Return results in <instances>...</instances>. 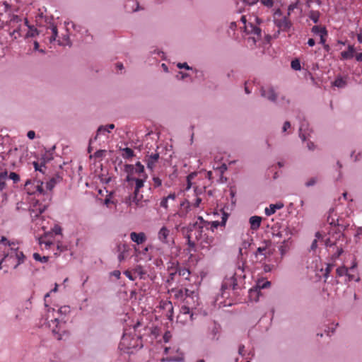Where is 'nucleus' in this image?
<instances>
[{
	"label": "nucleus",
	"mask_w": 362,
	"mask_h": 362,
	"mask_svg": "<svg viewBox=\"0 0 362 362\" xmlns=\"http://www.w3.org/2000/svg\"><path fill=\"white\" fill-rule=\"evenodd\" d=\"M274 23L275 25L279 28V30L284 32L288 31L292 26V23L288 19V16H285L281 19L274 18Z\"/></svg>",
	"instance_id": "nucleus-6"
},
{
	"label": "nucleus",
	"mask_w": 362,
	"mask_h": 362,
	"mask_svg": "<svg viewBox=\"0 0 362 362\" xmlns=\"http://www.w3.org/2000/svg\"><path fill=\"white\" fill-rule=\"evenodd\" d=\"M33 257L35 261L40 262L42 263H46L49 260L48 256H42L41 257L40 254L35 252L33 255Z\"/></svg>",
	"instance_id": "nucleus-29"
},
{
	"label": "nucleus",
	"mask_w": 362,
	"mask_h": 362,
	"mask_svg": "<svg viewBox=\"0 0 362 362\" xmlns=\"http://www.w3.org/2000/svg\"><path fill=\"white\" fill-rule=\"evenodd\" d=\"M236 276H237V273H235L230 278V280L232 281V284H233V289L235 290L236 289L237 286H238V284H237V278H236Z\"/></svg>",
	"instance_id": "nucleus-54"
},
{
	"label": "nucleus",
	"mask_w": 362,
	"mask_h": 362,
	"mask_svg": "<svg viewBox=\"0 0 362 362\" xmlns=\"http://www.w3.org/2000/svg\"><path fill=\"white\" fill-rule=\"evenodd\" d=\"M193 308H192V307L189 305H184L183 306H182L181 308V312L183 313V314H190L191 313V310H192Z\"/></svg>",
	"instance_id": "nucleus-40"
},
{
	"label": "nucleus",
	"mask_w": 362,
	"mask_h": 362,
	"mask_svg": "<svg viewBox=\"0 0 362 362\" xmlns=\"http://www.w3.org/2000/svg\"><path fill=\"white\" fill-rule=\"evenodd\" d=\"M312 33H313L315 35H327V30L325 27H320L318 25H315L311 29Z\"/></svg>",
	"instance_id": "nucleus-25"
},
{
	"label": "nucleus",
	"mask_w": 362,
	"mask_h": 362,
	"mask_svg": "<svg viewBox=\"0 0 362 362\" xmlns=\"http://www.w3.org/2000/svg\"><path fill=\"white\" fill-rule=\"evenodd\" d=\"M43 182L40 180L31 181L28 180L25 183V190L29 195H34L35 194H42L46 197L44 199V202L52 199V195L50 193L45 192L42 187Z\"/></svg>",
	"instance_id": "nucleus-1"
},
{
	"label": "nucleus",
	"mask_w": 362,
	"mask_h": 362,
	"mask_svg": "<svg viewBox=\"0 0 362 362\" xmlns=\"http://www.w3.org/2000/svg\"><path fill=\"white\" fill-rule=\"evenodd\" d=\"M47 202L45 204L40 203L39 200H37L33 204V207L35 208L37 213L34 215V218H37L40 215H41L48 207L49 202V200H47Z\"/></svg>",
	"instance_id": "nucleus-9"
},
{
	"label": "nucleus",
	"mask_w": 362,
	"mask_h": 362,
	"mask_svg": "<svg viewBox=\"0 0 362 362\" xmlns=\"http://www.w3.org/2000/svg\"><path fill=\"white\" fill-rule=\"evenodd\" d=\"M218 332H219V326L217 324L214 323L213 327L211 329V334L212 335L213 339L216 338Z\"/></svg>",
	"instance_id": "nucleus-36"
},
{
	"label": "nucleus",
	"mask_w": 362,
	"mask_h": 362,
	"mask_svg": "<svg viewBox=\"0 0 362 362\" xmlns=\"http://www.w3.org/2000/svg\"><path fill=\"white\" fill-rule=\"evenodd\" d=\"M325 245L327 247H331L332 246L336 245V243L332 242L329 238H327L325 242Z\"/></svg>",
	"instance_id": "nucleus-64"
},
{
	"label": "nucleus",
	"mask_w": 362,
	"mask_h": 362,
	"mask_svg": "<svg viewBox=\"0 0 362 362\" xmlns=\"http://www.w3.org/2000/svg\"><path fill=\"white\" fill-rule=\"evenodd\" d=\"M297 118L300 122V127L298 129L299 137L303 141H305L310 136L311 130L309 129L308 122L306 121L303 113L299 112L297 115Z\"/></svg>",
	"instance_id": "nucleus-2"
},
{
	"label": "nucleus",
	"mask_w": 362,
	"mask_h": 362,
	"mask_svg": "<svg viewBox=\"0 0 362 362\" xmlns=\"http://www.w3.org/2000/svg\"><path fill=\"white\" fill-rule=\"evenodd\" d=\"M106 153L105 150H98L96 151L94 154L92 156H90V158L94 157L95 158H101L105 156Z\"/></svg>",
	"instance_id": "nucleus-34"
},
{
	"label": "nucleus",
	"mask_w": 362,
	"mask_h": 362,
	"mask_svg": "<svg viewBox=\"0 0 362 362\" xmlns=\"http://www.w3.org/2000/svg\"><path fill=\"white\" fill-rule=\"evenodd\" d=\"M334 211V208H331L329 209V216L327 217V222L330 225V226H338L340 228H341L343 230H344L346 229V226H343V225H340L339 223H338V220H337V223H335V221L334 218H331V214L333 213Z\"/></svg>",
	"instance_id": "nucleus-19"
},
{
	"label": "nucleus",
	"mask_w": 362,
	"mask_h": 362,
	"mask_svg": "<svg viewBox=\"0 0 362 362\" xmlns=\"http://www.w3.org/2000/svg\"><path fill=\"white\" fill-rule=\"evenodd\" d=\"M8 257H9V254H6V252H4V254L2 255V257L0 259V269H2V263L8 260Z\"/></svg>",
	"instance_id": "nucleus-56"
},
{
	"label": "nucleus",
	"mask_w": 362,
	"mask_h": 362,
	"mask_svg": "<svg viewBox=\"0 0 362 362\" xmlns=\"http://www.w3.org/2000/svg\"><path fill=\"white\" fill-rule=\"evenodd\" d=\"M298 4V0L295 4H291L288 7V13L287 16H289L291 15V12L293 11L296 8H297Z\"/></svg>",
	"instance_id": "nucleus-49"
},
{
	"label": "nucleus",
	"mask_w": 362,
	"mask_h": 362,
	"mask_svg": "<svg viewBox=\"0 0 362 362\" xmlns=\"http://www.w3.org/2000/svg\"><path fill=\"white\" fill-rule=\"evenodd\" d=\"M281 231H284V238H285L282 242V244H286V243L290 240L291 235H292L291 229L288 226H285L282 228Z\"/></svg>",
	"instance_id": "nucleus-27"
},
{
	"label": "nucleus",
	"mask_w": 362,
	"mask_h": 362,
	"mask_svg": "<svg viewBox=\"0 0 362 362\" xmlns=\"http://www.w3.org/2000/svg\"><path fill=\"white\" fill-rule=\"evenodd\" d=\"M52 159V157L50 156V157H48L47 156L46 153L42 155V158H41V160H42V165L43 166H45V164L46 163L49 162V160H51Z\"/></svg>",
	"instance_id": "nucleus-48"
},
{
	"label": "nucleus",
	"mask_w": 362,
	"mask_h": 362,
	"mask_svg": "<svg viewBox=\"0 0 362 362\" xmlns=\"http://www.w3.org/2000/svg\"><path fill=\"white\" fill-rule=\"evenodd\" d=\"M168 199L165 197H163L160 203L161 207L167 209H168Z\"/></svg>",
	"instance_id": "nucleus-63"
},
{
	"label": "nucleus",
	"mask_w": 362,
	"mask_h": 362,
	"mask_svg": "<svg viewBox=\"0 0 362 362\" xmlns=\"http://www.w3.org/2000/svg\"><path fill=\"white\" fill-rule=\"evenodd\" d=\"M185 238L187 240V245H188V246L192 250H194V248H195V243L191 240V235L190 234H187Z\"/></svg>",
	"instance_id": "nucleus-39"
},
{
	"label": "nucleus",
	"mask_w": 362,
	"mask_h": 362,
	"mask_svg": "<svg viewBox=\"0 0 362 362\" xmlns=\"http://www.w3.org/2000/svg\"><path fill=\"white\" fill-rule=\"evenodd\" d=\"M167 361L170 362H180L184 361L183 356L181 357H175V356H171L166 358Z\"/></svg>",
	"instance_id": "nucleus-43"
},
{
	"label": "nucleus",
	"mask_w": 362,
	"mask_h": 362,
	"mask_svg": "<svg viewBox=\"0 0 362 362\" xmlns=\"http://www.w3.org/2000/svg\"><path fill=\"white\" fill-rule=\"evenodd\" d=\"M261 3L268 7L272 8L274 5V0H260Z\"/></svg>",
	"instance_id": "nucleus-45"
},
{
	"label": "nucleus",
	"mask_w": 362,
	"mask_h": 362,
	"mask_svg": "<svg viewBox=\"0 0 362 362\" xmlns=\"http://www.w3.org/2000/svg\"><path fill=\"white\" fill-rule=\"evenodd\" d=\"M261 291L257 287L249 290V298L250 300L258 301Z\"/></svg>",
	"instance_id": "nucleus-18"
},
{
	"label": "nucleus",
	"mask_w": 362,
	"mask_h": 362,
	"mask_svg": "<svg viewBox=\"0 0 362 362\" xmlns=\"http://www.w3.org/2000/svg\"><path fill=\"white\" fill-rule=\"evenodd\" d=\"M354 46L352 45H349L347 50L341 52V58L344 60L351 59L354 57Z\"/></svg>",
	"instance_id": "nucleus-12"
},
{
	"label": "nucleus",
	"mask_w": 362,
	"mask_h": 362,
	"mask_svg": "<svg viewBox=\"0 0 362 362\" xmlns=\"http://www.w3.org/2000/svg\"><path fill=\"white\" fill-rule=\"evenodd\" d=\"M0 243H4V245H8V246H12V245H14V243L13 242H10L9 240H7V238L4 236H2L1 240H0Z\"/></svg>",
	"instance_id": "nucleus-51"
},
{
	"label": "nucleus",
	"mask_w": 362,
	"mask_h": 362,
	"mask_svg": "<svg viewBox=\"0 0 362 362\" xmlns=\"http://www.w3.org/2000/svg\"><path fill=\"white\" fill-rule=\"evenodd\" d=\"M9 254L8 259L15 257L17 259V263L13 266V269H16L17 267L23 264L25 259V256L23 252L18 251V248L11 247L9 250L6 252Z\"/></svg>",
	"instance_id": "nucleus-5"
},
{
	"label": "nucleus",
	"mask_w": 362,
	"mask_h": 362,
	"mask_svg": "<svg viewBox=\"0 0 362 362\" xmlns=\"http://www.w3.org/2000/svg\"><path fill=\"white\" fill-rule=\"evenodd\" d=\"M124 8L129 12H134L139 10V5L136 1H128L124 5Z\"/></svg>",
	"instance_id": "nucleus-15"
},
{
	"label": "nucleus",
	"mask_w": 362,
	"mask_h": 362,
	"mask_svg": "<svg viewBox=\"0 0 362 362\" xmlns=\"http://www.w3.org/2000/svg\"><path fill=\"white\" fill-rule=\"evenodd\" d=\"M28 30L24 35V38L35 37L40 33L39 30L34 25H28Z\"/></svg>",
	"instance_id": "nucleus-17"
},
{
	"label": "nucleus",
	"mask_w": 362,
	"mask_h": 362,
	"mask_svg": "<svg viewBox=\"0 0 362 362\" xmlns=\"http://www.w3.org/2000/svg\"><path fill=\"white\" fill-rule=\"evenodd\" d=\"M52 35L49 37L50 42L55 41L56 38L58 36V30H57V28L56 25H52Z\"/></svg>",
	"instance_id": "nucleus-33"
},
{
	"label": "nucleus",
	"mask_w": 362,
	"mask_h": 362,
	"mask_svg": "<svg viewBox=\"0 0 362 362\" xmlns=\"http://www.w3.org/2000/svg\"><path fill=\"white\" fill-rule=\"evenodd\" d=\"M347 83L345 79L343 78L341 76H339L336 78V79L332 82V86H336L339 88H343L346 87Z\"/></svg>",
	"instance_id": "nucleus-22"
},
{
	"label": "nucleus",
	"mask_w": 362,
	"mask_h": 362,
	"mask_svg": "<svg viewBox=\"0 0 362 362\" xmlns=\"http://www.w3.org/2000/svg\"><path fill=\"white\" fill-rule=\"evenodd\" d=\"M344 250L342 249V247H337V250L336 251V252H334L333 255H332V257L334 259H337V258H339V256L343 253Z\"/></svg>",
	"instance_id": "nucleus-55"
},
{
	"label": "nucleus",
	"mask_w": 362,
	"mask_h": 362,
	"mask_svg": "<svg viewBox=\"0 0 362 362\" xmlns=\"http://www.w3.org/2000/svg\"><path fill=\"white\" fill-rule=\"evenodd\" d=\"M58 312L59 313L66 315V313L70 312V308L69 306L67 305L62 306L58 310Z\"/></svg>",
	"instance_id": "nucleus-47"
},
{
	"label": "nucleus",
	"mask_w": 362,
	"mask_h": 362,
	"mask_svg": "<svg viewBox=\"0 0 362 362\" xmlns=\"http://www.w3.org/2000/svg\"><path fill=\"white\" fill-rule=\"evenodd\" d=\"M333 264H327V267L325 269V273L323 274V276L325 279H327V277L329 276V274L333 267Z\"/></svg>",
	"instance_id": "nucleus-41"
},
{
	"label": "nucleus",
	"mask_w": 362,
	"mask_h": 362,
	"mask_svg": "<svg viewBox=\"0 0 362 362\" xmlns=\"http://www.w3.org/2000/svg\"><path fill=\"white\" fill-rule=\"evenodd\" d=\"M9 178L13 181L14 183H17L20 181V176L18 174L14 172H11L9 174Z\"/></svg>",
	"instance_id": "nucleus-38"
},
{
	"label": "nucleus",
	"mask_w": 362,
	"mask_h": 362,
	"mask_svg": "<svg viewBox=\"0 0 362 362\" xmlns=\"http://www.w3.org/2000/svg\"><path fill=\"white\" fill-rule=\"evenodd\" d=\"M177 68L179 69H185L187 70H193V68L189 66L187 63H178L177 65Z\"/></svg>",
	"instance_id": "nucleus-44"
},
{
	"label": "nucleus",
	"mask_w": 362,
	"mask_h": 362,
	"mask_svg": "<svg viewBox=\"0 0 362 362\" xmlns=\"http://www.w3.org/2000/svg\"><path fill=\"white\" fill-rule=\"evenodd\" d=\"M114 128H115V124H110L107 126H103V125L100 126L97 129L96 135L94 136V140H97L98 136L100 133H105V132L109 133L110 132V129H113Z\"/></svg>",
	"instance_id": "nucleus-16"
},
{
	"label": "nucleus",
	"mask_w": 362,
	"mask_h": 362,
	"mask_svg": "<svg viewBox=\"0 0 362 362\" xmlns=\"http://www.w3.org/2000/svg\"><path fill=\"white\" fill-rule=\"evenodd\" d=\"M291 66L295 71H300L301 69L300 60L297 58L293 59L291 63Z\"/></svg>",
	"instance_id": "nucleus-31"
},
{
	"label": "nucleus",
	"mask_w": 362,
	"mask_h": 362,
	"mask_svg": "<svg viewBox=\"0 0 362 362\" xmlns=\"http://www.w3.org/2000/svg\"><path fill=\"white\" fill-rule=\"evenodd\" d=\"M153 181L156 187H160L162 185V180L158 177H153Z\"/></svg>",
	"instance_id": "nucleus-60"
},
{
	"label": "nucleus",
	"mask_w": 362,
	"mask_h": 362,
	"mask_svg": "<svg viewBox=\"0 0 362 362\" xmlns=\"http://www.w3.org/2000/svg\"><path fill=\"white\" fill-rule=\"evenodd\" d=\"M62 177L59 175H56L55 177H52L49 182L46 183V188L49 191H52L55 184L59 182Z\"/></svg>",
	"instance_id": "nucleus-21"
},
{
	"label": "nucleus",
	"mask_w": 362,
	"mask_h": 362,
	"mask_svg": "<svg viewBox=\"0 0 362 362\" xmlns=\"http://www.w3.org/2000/svg\"><path fill=\"white\" fill-rule=\"evenodd\" d=\"M309 18L313 21V23H318L320 18L319 11H311L309 14Z\"/></svg>",
	"instance_id": "nucleus-32"
},
{
	"label": "nucleus",
	"mask_w": 362,
	"mask_h": 362,
	"mask_svg": "<svg viewBox=\"0 0 362 362\" xmlns=\"http://www.w3.org/2000/svg\"><path fill=\"white\" fill-rule=\"evenodd\" d=\"M261 97L268 100L269 101L276 103L278 98V94L276 93L274 88L269 85L267 86H262L259 88Z\"/></svg>",
	"instance_id": "nucleus-3"
},
{
	"label": "nucleus",
	"mask_w": 362,
	"mask_h": 362,
	"mask_svg": "<svg viewBox=\"0 0 362 362\" xmlns=\"http://www.w3.org/2000/svg\"><path fill=\"white\" fill-rule=\"evenodd\" d=\"M158 158H159V153H153V154L150 155L148 158V160H151L152 161L156 163L158 161Z\"/></svg>",
	"instance_id": "nucleus-58"
},
{
	"label": "nucleus",
	"mask_w": 362,
	"mask_h": 362,
	"mask_svg": "<svg viewBox=\"0 0 362 362\" xmlns=\"http://www.w3.org/2000/svg\"><path fill=\"white\" fill-rule=\"evenodd\" d=\"M124 170L127 173V176H132L134 173H137L139 176L142 174H146L144 165L141 162L136 163L135 166L132 164H125L124 165Z\"/></svg>",
	"instance_id": "nucleus-4"
},
{
	"label": "nucleus",
	"mask_w": 362,
	"mask_h": 362,
	"mask_svg": "<svg viewBox=\"0 0 362 362\" xmlns=\"http://www.w3.org/2000/svg\"><path fill=\"white\" fill-rule=\"evenodd\" d=\"M317 182V178L316 177H312L310 178L308 182H305V185L307 187H312L315 185Z\"/></svg>",
	"instance_id": "nucleus-50"
},
{
	"label": "nucleus",
	"mask_w": 362,
	"mask_h": 362,
	"mask_svg": "<svg viewBox=\"0 0 362 362\" xmlns=\"http://www.w3.org/2000/svg\"><path fill=\"white\" fill-rule=\"evenodd\" d=\"M245 32L247 35H255L258 39L262 37V30L257 25H254L252 23H248L247 25L244 26Z\"/></svg>",
	"instance_id": "nucleus-8"
},
{
	"label": "nucleus",
	"mask_w": 362,
	"mask_h": 362,
	"mask_svg": "<svg viewBox=\"0 0 362 362\" xmlns=\"http://www.w3.org/2000/svg\"><path fill=\"white\" fill-rule=\"evenodd\" d=\"M175 271L177 272V274H179V276H183L185 279H189V276L190 274V272H189V270L188 269H187L185 267H177L176 268Z\"/></svg>",
	"instance_id": "nucleus-23"
},
{
	"label": "nucleus",
	"mask_w": 362,
	"mask_h": 362,
	"mask_svg": "<svg viewBox=\"0 0 362 362\" xmlns=\"http://www.w3.org/2000/svg\"><path fill=\"white\" fill-rule=\"evenodd\" d=\"M131 240L136 244H142L146 240V236L144 233L132 232L130 233Z\"/></svg>",
	"instance_id": "nucleus-10"
},
{
	"label": "nucleus",
	"mask_w": 362,
	"mask_h": 362,
	"mask_svg": "<svg viewBox=\"0 0 362 362\" xmlns=\"http://www.w3.org/2000/svg\"><path fill=\"white\" fill-rule=\"evenodd\" d=\"M270 285H271V282L269 281H267L262 284H258L257 286V288H259V291H261V289L266 288L270 286Z\"/></svg>",
	"instance_id": "nucleus-52"
},
{
	"label": "nucleus",
	"mask_w": 362,
	"mask_h": 362,
	"mask_svg": "<svg viewBox=\"0 0 362 362\" xmlns=\"http://www.w3.org/2000/svg\"><path fill=\"white\" fill-rule=\"evenodd\" d=\"M139 192H136L134 190L133 194H130L129 196H128V199L129 200H132V202H134L136 206L139 205L140 200L143 197L142 195H141L140 198L138 197Z\"/></svg>",
	"instance_id": "nucleus-26"
},
{
	"label": "nucleus",
	"mask_w": 362,
	"mask_h": 362,
	"mask_svg": "<svg viewBox=\"0 0 362 362\" xmlns=\"http://www.w3.org/2000/svg\"><path fill=\"white\" fill-rule=\"evenodd\" d=\"M203 227L204 226L202 225H200L198 222L190 223L186 228L187 232V234H189V233L192 232L193 230L198 229H199L201 232H202Z\"/></svg>",
	"instance_id": "nucleus-24"
},
{
	"label": "nucleus",
	"mask_w": 362,
	"mask_h": 362,
	"mask_svg": "<svg viewBox=\"0 0 362 362\" xmlns=\"http://www.w3.org/2000/svg\"><path fill=\"white\" fill-rule=\"evenodd\" d=\"M170 230L165 226H163L158 232V238L162 243L169 244L170 241L168 240Z\"/></svg>",
	"instance_id": "nucleus-11"
},
{
	"label": "nucleus",
	"mask_w": 362,
	"mask_h": 362,
	"mask_svg": "<svg viewBox=\"0 0 362 362\" xmlns=\"http://www.w3.org/2000/svg\"><path fill=\"white\" fill-rule=\"evenodd\" d=\"M214 240V238L213 237L206 236L204 238V239L202 241L203 247H210L211 246V245L213 244Z\"/></svg>",
	"instance_id": "nucleus-30"
},
{
	"label": "nucleus",
	"mask_w": 362,
	"mask_h": 362,
	"mask_svg": "<svg viewBox=\"0 0 362 362\" xmlns=\"http://www.w3.org/2000/svg\"><path fill=\"white\" fill-rule=\"evenodd\" d=\"M33 164L35 171H40V172L44 173V172L42 170V167H44V166L42 165V163L40 165H39V163L37 161H34L33 163Z\"/></svg>",
	"instance_id": "nucleus-57"
},
{
	"label": "nucleus",
	"mask_w": 362,
	"mask_h": 362,
	"mask_svg": "<svg viewBox=\"0 0 362 362\" xmlns=\"http://www.w3.org/2000/svg\"><path fill=\"white\" fill-rule=\"evenodd\" d=\"M228 217V214L223 211L221 221V226H224L226 225V223L227 221Z\"/></svg>",
	"instance_id": "nucleus-46"
},
{
	"label": "nucleus",
	"mask_w": 362,
	"mask_h": 362,
	"mask_svg": "<svg viewBox=\"0 0 362 362\" xmlns=\"http://www.w3.org/2000/svg\"><path fill=\"white\" fill-rule=\"evenodd\" d=\"M284 204L282 202H277L276 204H272L269 205V207L266 208L264 210L265 214L267 216H271L274 214L277 209H281L284 207Z\"/></svg>",
	"instance_id": "nucleus-13"
},
{
	"label": "nucleus",
	"mask_w": 362,
	"mask_h": 362,
	"mask_svg": "<svg viewBox=\"0 0 362 362\" xmlns=\"http://www.w3.org/2000/svg\"><path fill=\"white\" fill-rule=\"evenodd\" d=\"M198 300H199V296L197 295V297L191 296V297L185 298V304L190 305L192 307V308H195L197 307V305H199Z\"/></svg>",
	"instance_id": "nucleus-20"
},
{
	"label": "nucleus",
	"mask_w": 362,
	"mask_h": 362,
	"mask_svg": "<svg viewBox=\"0 0 362 362\" xmlns=\"http://www.w3.org/2000/svg\"><path fill=\"white\" fill-rule=\"evenodd\" d=\"M267 250V247H259L257 249V251L255 252V257H257L259 254L264 256V258H266V253L264 252Z\"/></svg>",
	"instance_id": "nucleus-37"
},
{
	"label": "nucleus",
	"mask_w": 362,
	"mask_h": 362,
	"mask_svg": "<svg viewBox=\"0 0 362 362\" xmlns=\"http://www.w3.org/2000/svg\"><path fill=\"white\" fill-rule=\"evenodd\" d=\"M219 226H221V222L219 221H212L211 223V228L210 229L214 231V229L217 228Z\"/></svg>",
	"instance_id": "nucleus-62"
},
{
	"label": "nucleus",
	"mask_w": 362,
	"mask_h": 362,
	"mask_svg": "<svg viewBox=\"0 0 362 362\" xmlns=\"http://www.w3.org/2000/svg\"><path fill=\"white\" fill-rule=\"evenodd\" d=\"M348 269L346 267H340L337 269V274L339 276L346 275Z\"/></svg>",
	"instance_id": "nucleus-35"
},
{
	"label": "nucleus",
	"mask_w": 362,
	"mask_h": 362,
	"mask_svg": "<svg viewBox=\"0 0 362 362\" xmlns=\"http://www.w3.org/2000/svg\"><path fill=\"white\" fill-rule=\"evenodd\" d=\"M185 298H188V297H191V296L197 297V295H198V293H196L194 291H191L188 288H185Z\"/></svg>",
	"instance_id": "nucleus-42"
},
{
	"label": "nucleus",
	"mask_w": 362,
	"mask_h": 362,
	"mask_svg": "<svg viewBox=\"0 0 362 362\" xmlns=\"http://www.w3.org/2000/svg\"><path fill=\"white\" fill-rule=\"evenodd\" d=\"M171 337V334L169 331H166L163 334V339L165 343H168Z\"/></svg>",
	"instance_id": "nucleus-59"
},
{
	"label": "nucleus",
	"mask_w": 362,
	"mask_h": 362,
	"mask_svg": "<svg viewBox=\"0 0 362 362\" xmlns=\"http://www.w3.org/2000/svg\"><path fill=\"white\" fill-rule=\"evenodd\" d=\"M122 151L124 152L122 154L124 158L129 159L134 156V151L130 148L126 147L122 149Z\"/></svg>",
	"instance_id": "nucleus-28"
},
{
	"label": "nucleus",
	"mask_w": 362,
	"mask_h": 362,
	"mask_svg": "<svg viewBox=\"0 0 362 362\" xmlns=\"http://www.w3.org/2000/svg\"><path fill=\"white\" fill-rule=\"evenodd\" d=\"M262 218L258 216H253L250 218V228L253 230H257L261 224Z\"/></svg>",
	"instance_id": "nucleus-14"
},
{
	"label": "nucleus",
	"mask_w": 362,
	"mask_h": 362,
	"mask_svg": "<svg viewBox=\"0 0 362 362\" xmlns=\"http://www.w3.org/2000/svg\"><path fill=\"white\" fill-rule=\"evenodd\" d=\"M148 178L147 174H142L139 178L134 177L133 176H127L126 181L130 182L132 181L135 182V191L139 192V189L144 185V182Z\"/></svg>",
	"instance_id": "nucleus-7"
},
{
	"label": "nucleus",
	"mask_w": 362,
	"mask_h": 362,
	"mask_svg": "<svg viewBox=\"0 0 362 362\" xmlns=\"http://www.w3.org/2000/svg\"><path fill=\"white\" fill-rule=\"evenodd\" d=\"M53 233L56 235H59L62 233V228L59 225H55L52 228Z\"/></svg>",
	"instance_id": "nucleus-61"
},
{
	"label": "nucleus",
	"mask_w": 362,
	"mask_h": 362,
	"mask_svg": "<svg viewBox=\"0 0 362 362\" xmlns=\"http://www.w3.org/2000/svg\"><path fill=\"white\" fill-rule=\"evenodd\" d=\"M156 162L152 161L151 160H146V165L147 168L149 169L151 171H153L155 168Z\"/></svg>",
	"instance_id": "nucleus-53"
}]
</instances>
